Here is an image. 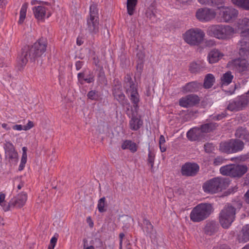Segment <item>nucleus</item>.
<instances>
[{
	"mask_svg": "<svg viewBox=\"0 0 249 249\" xmlns=\"http://www.w3.org/2000/svg\"><path fill=\"white\" fill-rule=\"evenodd\" d=\"M240 200H237L230 203H227L219 214V221L221 226L224 229H228L235 219L237 211L242 207Z\"/></svg>",
	"mask_w": 249,
	"mask_h": 249,
	"instance_id": "obj_1",
	"label": "nucleus"
},
{
	"mask_svg": "<svg viewBox=\"0 0 249 249\" xmlns=\"http://www.w3.org/2000/svg\"><path fill=\"white\" fill-rule=\"evenodd\" d=\"M234 33V28L228 25L213 24L209 26L207 30L208 36L222 40L231 38Z\"/></svg>",
	"mask_w": 249,
	"mask_h": 249,
	"instance_id": "obj_2",
	"label": "nucleus"
},
{
	"mask_svg": "<svg viewBox=\"0 0 249 249\" xmlns=\"http://www.w3.org/2000/svg\"><path fill=\"white\" fill-rule=\"evenodd\" d=\"M229 185L228 179L214 178L205 182L202 188L205 193L215 194L226 189Z\"/></svg>",
	"mask_w": 249,
	"mask_h": 249,
	"instance_id": "obj_3",
	"label": "nucleus"
},
{
	"mask_svg": "<svg viewBox=\"0 0 249 249\" xmlns=\"http://www.w3.org/2000/svg\"><path fill=\"white\" fill-rule=\"evenodd\" d=\"M213 208L211 204L201 203L192 210L190 217L194 222H199L206 219L213 212Z\"/></svg>",
	"mask_w": 249,
	"mask_h": 249,
	"instance_id": "obj_4",
	"label": "nucleus"
},
{
	"mask_svg": "<svg viewBox=\"0 0 249 249\" xmlns=\"http://www.w3.org/2000/svg\"><path fill=\"white\" fill-rule=\"evenodd\" d=\"M205 33L200 29L192 28L182 35L184 41L191 46H197L203 40Z\"/></svg>",
	"mask_w": 249,
	"mask_h": 249,
	"instance_id": "obj_5",
	"label": "nucleus"
},
{
	"mask_svg": "<svg viewBox=\"0 0 249 249\" xmlns=\"http://www.w3.org/2000/svg\"><path fill=\"white\" fill-rule=\"evenodd\" d=\"M98 10L95 5H91L89 7V17L87 19L86 30L92 35L97 34L99 32V23Z\"/></svg>",
	"mask_w": 249,
	"mask_h": 249,
	"instance_id": "obj_6",
	"label": "nucleus"
},
{
	"mask_svg": "<svg viewBox=\"0 0 249 249\" xmlns=\"http://www.w3.org/2000/svg\"><path fill=\"white\" fill-rule=\"evenodd\" d=\"M216 10L217 19L220 22H230L235 19L238 15V11L232 7H218Z\"/></svg>",
	"mask_w": 249,
	"mask_h": 249,
	"instance_id": "obj_7",
	"label": "nucleus"
},
{
	"mask_svg": "<svg viewBox=\"0 0 249 249\" xmlns=\"http://www.w3.org/2000/svg\"><path fill=\"white\" fill-rule=\"evenodd\" d=\"M247 170L246 165L231 164L222 166L220 168V172L223 175L239 178L244 175Z\"/></svg>",
	"mask_w": 249,
	"mask_h": 249,
	"instance_id": "obj_8",
	"label": "nucleus"
},
{
	"mask_svg": "<svg viewBox=\"0 0 249 249\" xmlns=\"http://www.w3.org/2000/svg\"><path fill=\"white\" fill-rule=\"evenodd\" d=\"M217 126V124L213 122L202 124L200 127H195L188 131L187 133V137L192 141H196L199 139L201 132H210L215 130Z\"/></svg>",
	"mask_w": 249,
	"mask_h": 249,
	"instance_id": "obj_9",
	"label": "nucleus"
},
{
	"mask_svg": "<svg viewBox=\"0 0 249 249\" xmlns=\"http://www.w3.org/2000/svg\"><path fill=\"white\" fill-rule=\"evenodd\" d=\"M47 42L45 38H41L36 42L30 48H26L29 52V56L31 60L40 57L46 51Z\"/></svg>",
	"mask_w": 249,
	"mask_h": 249,
	"instance_id": "obj_10",
	"label": "nucleus"
},
{
	"mask_svg": "<svg viewBox=\"0 0 249 249\" xmlns=\"http://www.w3.org/2000/svg\"><path fill=\"white\" fill-rule=\"evenodd\" d=\"M125 79L127 81H125L124 87L126 89V94L130 97V100L134 104V107H137L140 101V96L137 89L129 75H127Z\"/></svg>",
	"mask_w": 249,
	"mask_h": 249,
	"instance_id": "obj_11",
	"label": "nucleus"
},
{
	"mask_svg": "<svg viewBox=\"0 0 249 249\" xmlns=\"http://www.w3.org/2000/svg\"><path fill=\"white\" fill-rule=\"evenodd\" d=\"M217 12L208 8H199L196 14V18L201 22H209L216 18Z\"/></svg>",
	"mask_w": 249,
	"mask_h": 249,
	"instance_id": "obj_12",
	"label": "nucleus"
},
{
	"mask_svg": "<svg viewBox=\"0 0 249 249\" xmlns=\"http://www.w3.org/2000/svg\"><path fill=\"white\" fill-rule=\"evenodd\" d=\"M248 104V99L245 96H241L230 102L227 109L231 111L242 110Z\"/></svg>",
	"mask_w": 249,
	"mask_h": 249,
	"instance_id": "obj_13",
	"label": "nucleus"
},
{
	"mask_svg": "<svg viewBox=\"0 0 249 249\" xmlns=\"http://www.w3.org/2000/svg\"><path fill=\"white\" fill-rule=\"evenodd\" d=\"M228 66L239 72L249 71V64L245 59H235L230 61Z\"/></svg>",
	"mask_w": 249,
	"mask_h": 249,
	"instance_id": "obj_14",
	"label": "nucleus"
},
{
	"mask_svg": "<svg viewBox=\"0 0 249 249\" xmlns=\"http://www.w3.org/2000/svg\"><path fill=\"white\" fill-rule=\"evenodd\" d=\"M199 98L198 96L194 94H190L181 98L178 101L180 106L183 107H189L198 104Z\"/></svg>",
	"mask_w": 249,
	"mask_h": 249,
	"instance_id": "obj_15",
	"label": "nucleus"
},
{
	"mask_svg": "<svg viewBox=\"0 0 249 249\" xmlns=\"http://www.w3.org/2000/svg\"><path fill=\"white\" fill-rule=\"evenodd\" d=\"M33 11L35 17L39 21H44L45 18H48L51 15L48 9L43 5L34 7Z\"/></svg>",
	"mask_w": 249,
	"mask_h": 249,
	"instance_id": "obj_16",
	"label": "nucleus"
},
{
	"mask_svg": "<svg viewBox=\"0 0 249 249\" xmlns=\"http://www.w3.org/2000/svg\"><path fill=\"white\" fill-rule=\"evenodd\" d=\"M199 169V167L196 163L188 162L182 166L181 172L183 176H194L198 172Z\"/></svg>",
	"mask_w": 249,
	"mask_h": 249,
	"instance_id": "obj_17",
	"label": "nucleus"
},
{
	"mask_svg": "<svg viewBox=\"0 0 249 249\" xmlns=\"http://www.w3.org/2000/svg\"><path fill=\"white\" fill-rule=\"evenodd\" d=\"M27 199L26 193H22L18 194L16 197L10 201V209L14 208H20L25 203Z\"/></svg>",
	"mask_w": 249,
	"mask_h": 249,
	"instance_id": "obj_18",
	"label": "nucleus"
},
{
	"mask_svg": "<svg viewBox=\"0 0 249 249\" xmlns=\"http://www.w3.org/2000/svg\"><path fill=\"white\" fill-rule=\"evenodd\" d=\"M237 27L238 30L240 31L241 37L245 38L249 32V19L244 18L239 19L237 22Z\"/></svg>",
	"mask_w": 249,
	"mask_h": 249,
	"instance_id": "obj_19",
	"label": "nucleus"
},
{
	"mask_svg": "<svg viewBox=\"0 0 249 249\" xmlns=\"http://www.w3.org/2000/svg\"><path fill=\"white\" fill-rule=\"evenodd\" d=\"M142 230L145 234L149 236L151 239H154L156 238V232L149 220L146 219L143 220Z\"/></svg>",
	"mask_w": 249,
	"mask_h": 249,
	"instance_id": "obj_20",
	"label": "nucleus"
},
{
	"mask_svg": "<svg viewBox=\"0 0 249 249\" xmlns=\"http://www.w3.org/2000/svg\"><path fill=\"white\" fill-rule=\"evenodd\" d=\"M202 85L201 83L196 81H193L186 84L181 88V90L183 93L188 92H196L201 88Z\"/></svg>",
	"mask_w": 249,
	"mask_h": 249,
	"instance_id": "obj_21",
	"label": "nucleus"
},
{
	"mask_svg": "<svg viewBox=\"0 0 249 249\" xmlns=\"http://www.w3.org/2000/svg\"><path fill=\"white\" fill-rule=\"evenodd\" d=\"M237 240L240 243H245L249 241V224L242 227L240 232L237 236Z\"/></svg>",
	"mask_w": 249,
	"mask_h": 249,
	"instance_id": "obj_22",
	"label": "nucleus"
},
{
	"mask_svg": "<svg viewBox=\"0 0 249 249\" xmlns=\"http://www.w3.org/2000/svg\"><path fill=\"white\" fill-rule=\"evenodd\" d=\"M29 52L26 48H24L22 50L20 55L17 58V64L19 67V69L22 68L25 66L28 60Z\"/></svg>",
	"mask_w": 249,
	"mask_h": 249,
	"instance_id": "obj_23",
	"label": "nucleus"
},
{
	"mask_svg": "<svg viewBox=\"0 0 249 249\" xmlns=\"http://www.w3.org/2000/svg\"><path fill=\"white\" fill-rule=\"evenodd\" d=\"M223 56L224 54L219 51L213 49L209 53L207 58L210 64H213L218 62Z\"/></svg>",
	"mask_w": 249,
	"mask_h": 249,
	"instance_id": "obj_24",
	"label": "nucleus"
},
{
	"mask_svg": "<svg viewBox=\"0 0 249 249\" xmlns=\"http://www.w3.org/2000/svg\"><path fill=\"white\" fill-rule=\"evenodd\" d=\"M247 38L242 37L238 43L239 53L241 55H245L249 53V41Z\"/></svg>",
	"mask_w": 249,
	"mask_h": 249,
	"instance_id": "obj_25",
	"label": "nucleus"
},
{
	"mask_svg": "<svg viewBox=\"0 0 249 249\" xmlns=\"http://www.w3.org/2000/svg\"><path fill=\"white\" fill-rule=\"evenodd\" d=\"M205 68V63L199 61L197 62H193L190 65L189 70L192 73H198L202 71Z\"/></svg>",
	"mask_w": 249,
	"mask_h": 249,
	"instance_id": "obj_26",
	"label": "nucleus"
},
{
	"mask_svg": "<svg viewBox=\"0 0 249 249\" xmlns=\"http://www.w3.org/2000/svg\"><path fill=\"white\" fill-rule=\"evenodd\" d=\"M231 153H234L242 151L244 147V142L239 139H231Z\"/></svg>",
	"mask_w": 249,
	"mask_h": 249,
	"instance_id": "obj_27",
	"label": "nucleus"
},
{
	"mask_svg": "<svg viewBox=\"0 0 249 249\" xmlns=\"http://www.w3.org/2000/svg\"><path fill=\"white\" fill-rule=\"evenodd\" d=\"M218 229V224L215 222L211 221L206 224L204 231L206 234L211 235L216 232Z\"/></svg>",
	"mask_w": 249,
	"mask_h": 249,
	"instance_id": "obj_28",
	"label": "nucleus"
},
{
	"mask_svg": "<svg viewBox=\"0 0 249 249\" xmlns=\"http://www.w3.org/2000/svg\"><path fill=\"white\" fill-rule=\"evenodd\" d=\"M121 147L123 150L129 149L132 153L136 152L138 149L136 143L130 140L124 141Z\"/></svg>",
	"mask_w": 249,
	"mask_h": 249,
	"instance_id": "obj_29",
	"label": "nucleus"
},
{
	"mask_svg": "<svg viewBox=\"0 0 249 249\" xmlns=\"http://www.w3.org/2000/svg\"><path fill=\"white\" fill-rule=\"evenodd\" d=\"M129 126L133 130H138L143 124L142 121L136 116L133 117L129 121Z\"/></svg>",
	"mask_w": 249,
	"mask_h": 249,
	"instance_id": "obj_30",
	"label": "nucleus"
},
{
	"mask_svg": "<svg viewBox=\"0 0 249 249\" xmlns=\"http://www.w3.org/2000/svg\"><path fill=\"white\" fill-rule=\"evenodd\" d=\"M233 75L231 71H228L224 73L221 77V84L222 86H227L231 84L233 79Z\"/></svg>",
	"mask_w": 249,
	"mask_h": 249,
	"instance_id": "obj_31",
	"label": "nucleus"
},
{
	"mask_svg": "<svg viewBox=\"0 0 249 249\" xmlns=\"http://www.w3.org/2000/svg\"><path fill=\"white\" fill-rule=\"evenodd\" d=\"M231 144V140L228 141L222 142L220 143L219 149L222 152L228 154L232 153Z\"/></svg>",
	"mask_w": 249,
	"mask_h": 249,
	"instance_id": "obj_32",
	"label": "nucleus"
},
{
	"mask_svg": "<svg viewBox=\"0 0 249 249\" xmlns=\"http://www.w3.org/2000/svg\"><path fill=\"white\" fill-rule=\"evenodd\" d=\"M215 82V78L213 74L211 73L207 74L204 78V87L206 89H210L213 85Z\"/></svg>",
	"mask_w": 249,
	"mask_h": 249,
	"instance_id": "obj_33",
	"label": "nucleus"
},
{
	"mask_svg": "<svg viewBox=\"0 0 249 249\" xmlns=\"http://www.w3.org/2000/svg\"><path fill=\"white\" fill-rule=\"evenodd\" d=\"M137 2L138 0H127V12L129 15L132 16L134 14Z\"/></svg>",
	"mask_w": 249,
	"mask_h": 249,
	"instance_id": "obj_34",
	"label": "nucleus"
},
{
	"mask_svg": "<svg viewBox=\"0 0 249 249\" xmlns=\"http://www.w3.org/2000/svg\"><path fill=\"white\" fill-rule=\"evenodd\" d=\"M232 3L244 10H249V0H231Z\"/></svg>",
	"mask_w": 249,
	"mask_h": 249,
	"instance_id": "obj_35",
	"label": "nucleus"
},
{
	"mask_svg": "<svg viewBox=\"0 0 249 249\" xmlns=\"http://www.w3.org/2000/svg\"><path fill=\"white\" fill-rule=\"evenodd\" d=\"M249 133L246 128L243 127L238 128L235 133L236 137L241 138L244 140H248L249 138Z\"/></svg>",
	"mask_w": 249,
	"mask_h": 249,
	"instance_id": "obj_36",
	"label": "nucleus"
},
{
	"mask_svg": "<svg viewBox=\"0 0 249 249\" xmlns=\"http://www.w3.org/2000/svg\"><path fill=\"white\" fill-rule=\"evenodd\" d=\"M28 4L27 3H24L22 4L19 13V18L18 21L19 24H22L26 18V12Z\"/></svg>",
	"mask_w": 249,
	"mask_h": 249,
	"instance_id": "obj_37",
	"label": "nucleus"
},
{
	"mask_svg": "<svg viewBox=\"0 0 249 249\" xmlns=\"http://www.w3.org/2000/svg\"><path fill=\"white\" fill-rule=\"evenodd\" d=\"M6 157L11 160L17 162L18 160V155L13 148H11L6 152Z\"/></svg>",
	"mask_w": 249,
	"mask_h": 249,
	"instance_id": "obj_38",
	"label": "nucleus"
},
{
	"mask_svg": "<svg viewBox=\"0 0 249 249\" xmlns=\"http://www.w3.org/2000/svg\"><path fill=\"white\" fill-rule=\"evenodd\" d=\"M5 195L2 193H0V205L2 207L4 211L10 210V202L7 204L5 201Z\"/></svg>",
	"mask_w": 249,
	"mask_h": 249,
	"instance_id": "obj_39",
	"label": "nucleus"
},
{
	"mask_svg": "<svg viewBox=\"0 0 249 249\" xmlns=\"http://www.w3.org/2000/svg\"><path fill=\"white\" fill-rule=\"evenodd\" d=\"M155 158V153L154 151L151 150L149 148H148V163L150 165L151 168H153L154 166V161Z\"/></svg>",
	"mask_w": 249,
	"mask_h": 249,
	"instance_id": "obj_40",
	"label": "nucleus"
},
{
	"mask_svg": "<svg viewBox=\"0 0 249 249\" xmlns=\"http://www.w3.org/2000/svg\"><path fill=\"white\" fill-rule=\"evenodd\" d=\"M105 202H106V198L105 197H103L101 198L98 202L97 204V208L99 212L103 213L106 211V209H105Z\"/></svg>",
	"mask_w": 249,
	"mask_h": 249,
	"instance_id": "obj_41",
	"label": "nucleus"
},
{
	"mask_svg": "<svg viewBox=\"0 0 249 249\" xmlns=\"http://www.w3.org/2000/svg\"><path fill=\"white\" fill-rule=\"evenodd\" d=\"M88 98L91 100H98L99 96L97 91L95 90H90L87 94Z\"/></svg>",
	"mask_w": 249,
	"mask_h": 249,
	"instance_id": "obj_42",
	"label": "nucleus"
},
{
	"mask_svg": "<svg viewBox=\"0 0 249 249\" xmlns=\"http://www.w3.org/2000/svg\"><path fill=\"white\" fill-rule=\"evenodd\" d=\"M58 234L54 235L50 240V245L48 247V249H54L56 244L57 243Z\"/></svg>",
	"mask_w": 249,
	"mask_h": 249,
	"instance_id": "obj_43",
	"label": "nucleus"
},
{
	"mask_svg": "<svg viewBox=\"0 0 249 249\" xmlns=\"http://www.w3.org/2000/svg\"><path fill=\"white\" fill-rule=\"evenodd\" d=\"M224 161V159L220 156H218L215 158L213 160V164L215 166H218L222 164Z\"/></svg>",
	"mask_w": 249,
	"mask_h": 249,
	"instance_id": "obj_44",
	"label": "nucleus"
},
{
	"mask_svg": "<svg viewBox=\"0 0 249 249\" xmlns=\"http://www.w3.org/2000/svg\"><path fill=\"white\" fill-rule=\"evenodd\" d=\"M201 4L213 5L215 4V0H198Z\"/></svg>",
	"mask_w": 249,
	"mask_h": 249,
	"instance_id": "obj_45",
	"label": "nucleus"
},
{
	"mask_svg": "<svg viewBox=\"0 0 249 249\" xmlns=\"http://www.w3.org/2000/svg\"><path fill=\"white\" fill-rule=\"evenodd\" d=\"M205 151L207 153H211L214 150V146L212 143H207L204 145Z\"/></svg>",
	"mask_w": 249,
	"mask_h": 249,
	"instance_id": "obj_46",
	"label": "nucleus"
},
{
	"mask_svg": "<svg viewBox=\"0 0 249 249\" xmlns=\"http://www.w3.org/2000/svg\"><path fill=\"white\" fill-rule=\"evenodd\" d=\"M34 126V124L33 122L29 121L27 124L26 125L23 126L24 127V130H28L32 128Z\"/></svg>",
	"mask_w": 249,
	"mask_h": 249,
	"instance_id": "obj_47",
	"label": "nucleus"
},
{
	"mask_svg": "<svg viewBox=\"0 0 249 249\" xmlns=\"http://www.w3.org/2000/svg\"><path fill=\"white\" fill-rule=\"evenodd\" d=\"M12 128L16 130L21 131L24 130V127L21 124H16L13 125Z\"/></svg>",
	"mask_w": 249,
	"mask_h": 249,
	"instance_id": "obj_48",
	"label": "nucleus"
},
{
	"mask_svg": "<svg viewBox=\"0 0 249 249\" xmlns=\"http://www.w3.org/2000/svg\"><path fill=\"white\" fill-rule=\"evenodd\" d=\"M83 65V62L80 61H77L75 63V67L76 70L78 71L81 69Z\"/></svg>",
	"mask_w": 249,
	"mask_h": 249,
	"instance_id": "obj_49",
	"label": "nucleus"
},
{
	"mask_svg": "<svg viewBox=\"0 0 249 249\" xmlns=\"http://www.w3.org/2000/svg\"><path fill=\"white\" fill-rule=\"evenodd\" d=\"M124 237V233H120L119 234V238H120V242L119 245L120 247L121 248L123 245V240Z\"/></svg>",
	"mask_w": 249,
	"mask_h": 249,
	"instance_id": "obj_50",
	"label": "nucleus"
},
{
	"mask_svg": "<svg viewBox=\"0 0 249 249\" xmlns=\"http://www.w3.org/2000/svg\"><path fill=\"white\" fill-rule=\"evenodd\" d=\"M84 80L88 83H90L94 81V77L93 76H90L89 78L84 79Z\"/></svg>",
	"mask_w": 249,
	"mask_h": 249,
	"instance_id": "obj_51",
	"label": "nucleus"
},
{
	"mask_svg": "<svg viewBox=\"0 0 249 249\" xmlns=\"http://www.w3.org/2000/svg\"><path fill=\"white\" fill-rule=\"evenodd\" d=\"M1 126L3 128L5 129L6 130H9L11 127L8 124L3 123L1 124Z\"/></svg>",
	"mask_w": 249,
	"mask_h": 249,
	"instance_id": "obj_52",
	"label": "nucleus"
},
{
	"mask_svg": "<svg viewBox=\"0 0 249 249\" xmlns=\"http://www.w3.org/2000/svg\"><path fill=\"white\" fill-rule=\"evenodd\" d=\"M165 142V139L163 135H160L159 140V144L161 145V144H164Z\"/></svg>",
	"mask_w": 249,
	"mask_h": 249,
	"instance_id": "obj_53",
	"label": "nucleus"
},
{
	"mask_svg": "<svg viewBox=\"0 0 249 249\" xmlns=\"http://www.w3.org/2000/svg\"><path fill=\"white\" fill-rule=\"evenodd\" d=\"M84 76H85L84 73L83 72H80V73H78L77 77H78L79 81H81L82 80H84V79H85Z\"/></svg>",
	"mask_w": 249,
	"mask_h": 249,
	"instance_id": "obj_54",
	"label": "nucleus"
},
{
	"mask_svg": "<svg viewBox=\"0 0 249 249\" xmlns=\"http://www.w3.org/2000/svg\"><path fill=\"white\" fill-rule=\"evenodd\" d=\"M27 155H25V154L22 155V157H21L20 162L26 164V163L27 162Z\"/></svg>",
	"mask_w": 249,
	"mask_h": 249,
	"instance_id": "obj_55",
	"label": "nucleus"
},
{
	"mask_svg": "<svg viewBox=\"0 0 249 249\" xmlns=\"http://www.w3.org/2000/svg\"><path fill=\"white\" fill-rule=\"evenodd\" d=\"M195 0H177V1L180 3H188L189 2H193Z\"/></svg>",
	"mask_w": 249,
	"mask_h": 249,
	"instance_id": "obj_56",
	"label": "nucleus"
},
{
	"mask_svg": "<svg viewBox=\"0 0 249 249\" xmlns=\"http://www.w3.org/2000/svg\"><path fill=\"white\" fill-rule=\"evenodd\" d=\"M87 222L89 224V225L90 227H93V222L92 221L90 217H88L87 219Z\"/></svg>",
	"mask_w": 249,
	"mask_h": 249,
	"instance_id": "obj_57",
	"label": "nucleus"
},
{
	"mask_svg": "<svg viewBox=\"0 0 249 249\" xmlns=\"http://www.w3.org/2000/svg\"><path fill=\"white\" fill-rule=\"evenodd\" d=\"M160 148L161 152H164L166 150V148L164 144H161V145H160Z\"/></svg>",
	"mask_w": 249,
	"mask_h": 249,
	"instance_id": "obj_58",
	"label": "nucleus"
},
{
	"mask_svg": "<svg viewBox=\"0 0 249 249\" xmlns=\"http://www.w3.org/2000/svg\"><path fill=\"white\" fill-rule=\"evenodd\" d=\"M125 96L124 94L121 93L118 95V98L116 97L118 100H123L124 99Z\"/></svg>",
	"mask_w": 249,
	"mask_h": 249,
	"instance_id": "obj_59",
	"label": "nucleus"
},
{
	"mask_svg": "<svg viewBox=\"0 0 249 249\" xmlns=\"http://www.w3.org/2000/svg\"><path fill=\"white\" fill-rule=\"evenodd\" d=\"M25 163H23L20 162L19 167H18L19 171H22L24 169V168L25 167Z\"/></svg>",
	"mask_w": 249,
	"mask_h": 249,
	"instance_id": "obj_60",
	"label": "nucleus"
},
{
	"mask_svg": "<svg viewBox=\"0 0 249 249\" xmlns=\"http://www.w3.org/2000/svg\"><path fill=\"white\" fill-rule=\"evenodd\" d=\"M6 3V0H0V7H2Z\"/></svg>",
	"mask_w": 249,
	"mask_h": 249,
	"instance_id": "obj_61",
	"label": "nucleus"
},
{
	"mask_svg": "<svg viewBox=\"0 0 249 249\" xmlns=\"http://www.w3.org/2000/svg\"><path fill=\"white\" fill-rule=\"evenodd\" d=\"M245 197L246 202L249 203V190L245 194Z\"/></svg>",
	"mask_w": 249,
	"mask_h": 249,
	"instance_id": "obj_62",
	"label": "nucleus"
},
{
	"mask_svg": "<svg viewBox=\"0 0 249 249\" xmlns=\"http://www.w3.org/2000/svg\"><path fill=\"white\" fill-rule=\"evenodd\" d=\"M237 189H238V187L236 185H235V186H234L233 187H232L230 189V192L231 193L235 192L237 191Z\"/></svg>",
	"mask_w": 249,
	"mask_h": 249,
	"instance_id": "obj_63",
	"label": "nucleus"
},
{
	"mask_svg": "<svg viewBox=\"0 0 249 249\" xmlns=\"http://www.w3.org/2000/svg\"><path fill=\"white\" fill-rule=\"evenodd\" d=\"M224 117H225V115L224 114H219L218 115H217L216 119H217V120H221Z\"/></svg>",
	"mask_w": 249,
	"mask_h": 249,
	"instance_id": "obj_64",
	"label": "nucleus"
}]
</instances>
